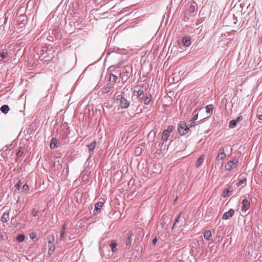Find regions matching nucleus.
<instances>
[{
  "label": "nucleus",
  "instance_id": "obj_1",
  "mask_svg": "<svg viewBox=\"0 0 262 262\" xmlns=\"http://www.w3.org/2000/svg\"><path fill=\"white\" fill-rule=\"evenodd\" d=\"M116 101L117 103L119 102V106L122 109H126L129 106L130 102L121 95L116 97Z\"/></svg>",
  "mask_w": 262,
  "mask_h": 262
},
{
  "label": "nucleus",
  "instance_id": "obj_2",
  "mask_svg": "<svg viewBox=\"0 0 262 262\" xmlns=\"http://www.w3.org/2000/svg\"><path fill=\"white\" fill-rule=\"evenodd\" d=\"M189 128L184 121H180L178 124V132L181 136H184L189 131Z\"/></svg>",
  "mask_w": 262,
  "mask_h": 262
},
{
  "label": "nucleus",
  "instance_id": "obj_3",
  "mask_svg": "<svg viewBox=\"0 0 262 262\" xmlns=\"http://www.w3.org/2000/svg\"><path fill=\"white\" fill-rule=\"evenodd\" d=\"M48 239H49V243H48V254L49 255L51 256L52 255L55 250V238L54 236H52L50 237H48Z\"/></svg>",
  "mask_w": 262,
  "mask_h": 262
},
{
  "label": "nucleus",
  "instance_id": "obj_4",
  "mask_svg": "<svg viewBox=\"0 0 262 262\" xmlns=\"http://www.w3.org/2000/svg\"><path fill=\"white\" fill-rule=\"evenodd\" d=\"M96 141H93L91 144L87 145V147H88L90 155L89 156L87 159V161H89L90 159L93 156L94 154V150L96 147Z\"/></svg>",
  "mask_w": 262,
  "mask_h": 262
},
{
  "label": "nucleus",
  "instance_id": "obj_5",
  "mask_svg": "<svg viewBox=\"0 0 262 262\" xmlns=\"http://www.w3.org/2000/svg\"><path fill=\"white\" fill-rule=\"evenodd\" d=\"M238 164V160L229 161L225 166V169L226 170L230 171L234 168Z\"/></svg>",
  "mask_w": 262,
  "mask_h": 262
},
{
  "label": "nucleus",
  "instance_id": "obj_6",
  "mask_svg": "<svg viewBox=\"0 0 262 262\" xmlns=\"http://www.w3.org/2000/svg\"><path fill=\"white\" fill-rule=\"evenodd\" d=\"M234 210L233 209H230L228 211L224 213L222 216V219L227 220L232 217L234 214Z\"/></svg>",
  "mask_w": 262,
  "mask_h": 262
},
{
  "label": "nucleus",
  "instance_id": "obj_7",
  "mask_svg": "<svg viewBox=\"0 0 262 262\" xmlns=\"http://www.w3.org/2000/svg\"><path fill=\"white\" fill-rule=\"evenodd\" d=\"M226 157V154L225 152L224 149L223 147H221L219 149V152L218 154V155L217 156V159L223 160H224Z\"/></svg>",
  "mask_w": 262,
  "mask_h": 262
},
{
  "label": "nucleus",
  "instance_id": "obj_8",
  "mask_svg": "<svg viewBox=\"0 0 262 262\" xmlns=\"http://www.w3.org/2000/svg\"><path fill=\"white\" fill-rule=\"evenodd\" d=\"M132 240H133V238H132V234L130 232H128L127 233V239H126V249H129L132 243Z\"/></svg>",
  "mask_w": 262,
  "mask_h": 262
},
{
  "label": "nucleus",
  "instance_id": "obj_9",
  "mask_svg": "<svg viewBox=\"0 0 262 262\" xmlns=\"http://www.w3.org/2000/svg\"><path fill=\"white\" fill-rule=\"evenodd\" d=\"M197 6V4L193 2L191 3L187 9V12L189 14H192L195 12V8Z\"/></svg>",
  "mask_w": 262,
  "mask_h": 262
},
{
  "label": "nucleus",
  "instance_id": "obj_10",
  "mask_svg": "<svg viewBox=\"0 0 262 262\" xmlns=\"http://www.w3.org/2000/svg\"><path fill=\"white\" fill-rule=\"evenodd\" d=\"M109 81L112 85H114L116 82H119L118 81V77L117 75L114 74H110L109 77Z\"/></svg>",
  "mask_w": 262,
  "mask_h": 262
},
{
  "label": "nucleus",
  "instance_id": "obj_11",
  "mask_svg": "<svg viewBox=\"0 0 262 262\" xmlns=\"http://www.w3.org/2000/svg\"><path fill=\"white\" fill-rule=\"evenodd\" d=\"M233 191V187L232 186H229L227 188L224 189L222 192V196L226 198L229 195V193Z\"/></svg>",
  "mask_w": 262,
  "mask_h": 262
},
{
  "label": "nucleus",
  "instance_id": "obj_12",
  "mask_svg": "<svg viewBox=\"0 0 262 262\" xmlns=\"http://www.w3.org/2000/svg\"><path fill=\"white\" fill-rule=\"evenodd\" d=\"M103 203L101 202L97 203L95 205V209L94 210V214L96 215L100 211L101 208L102 207Z\"/></svg>",
  "mask_w": 262,
  "mask_h": 262
},
{
  "label": "nucleus",
  "instance_id": "obj_13",
  "mask_svg": "<svg viewBox=\"0 0 262 262\" xmlns=\"http://www.w3.org/2000/svg\"><path fill=\"white\" fill-rule=\"evenodd\" d=\"M151 95L150 93L146 94L145 97L143 100L144 104H145V105L149 104V102L151 100ZM140 101H141L140 102L142 103V100H140Z\"/></svg>",
  "mask_w": 262,
  "mask_h": 262
},
{
  "label": "nucleus",
  "instance_id": "obj_14",
  "mask_svg": "<svg viewBox=\"0 0 262 262\" xmlns=\"http://www.w3.org/2000/svg\"><path fill=\"white\" fill-rule=\"evenodd\" d=\"M242 204H243V206H242V210L243 211L244 210L245 211H246L249 208L250 202L247 199H245L244 200H243Z\"/></svg>",
  "mask_w": 262,
  "mask_h": 262
},
{
  "label": "nucleus",
  "instance_id": "obj_15",
  "mask_svg": "<svg viewBox=\"0 0 262 262\" xmlns=\"http://www.w3.org/2000/svg\"><path fill=\"white\" fill-rule=\"evenodd\" d=\"M113 85H108L107 84L106 86L102 89V93L103 94H107L113 90Z\"/></svg>",
  "mask_w": 262,
  "mask_h": 262
},
{
  "label": "nucleus",
  "instance_id": "obj_16",
  "mask_svg": "<svg viewBox=\"0 0 262 262\" xmlns=\"http://www.w3.org/2000/svg\"><path fill=\"white\" fill-rule=\"evenodd\" d=\"M182 42L186 47H189L191 44V39L189 36H185L183 38Z\"/></svg>",
  "mask_w": 262,
  "mask_h": 262
},
{
  "label": "nucleus",
  "instance_id": "obj_17",
  "mask_svg": "<svg viewBox=\"0 0 262 262\" xmlns=\"http://www.w3.org/2000/svg\"><path fill=\"white\" fill-rule=\"evenodd\" d=\"M137 93V98L139 99V100H141L143 98V97H141L142 96L144 95V90L143 89H139L138 91H134V94Z\"/></svg>",
  "mask_w": 262,
  "mask_h": 262
},
{
  "label": "nucleus",
  "instance_id": "obj_18",
  "mask_svg": "<svg viewBox=\"0 0 262 262\" xmlns=\"http://www.w3.org/2000/svg\"><path fill=\"white\" fill-rule=\"evenodd\" d=\"M117 243L115 241H112L111 242V244H110V246L111 248L112 251L114 253L115 252L117 249Z\"/></svg>",
  "mask_w": 262,
  "mask_h": 262
},
{
  "label": "nucleus",
  "instance_id": "obj_19",
  "mask_svg": "<svg viewBox=\"0 0 262 262\" xmlns=\"http://www.w3.org/2000/svg\"><path fill=\"white\" fill-rule=\"evenodd\" d=\"M58 141L55 138H52L51 141L50 147L51 149H54L57 147Z\"/></svg>",
  "mask_w": 262,
  "mask_h": 262
},
{
  "label": "nucleus",
  "instance_id": "obj_20",
  "mask_svg": "<svg viewBox=\"0 0 262 262\" xmlns=\"http://www.w3.org/2000/svg\"><path fill=\"white\" fill-rule=\"evenodd\" d=\"M204 155L203 156H201V157H200L196 161V162H195V166L196 167H200L201 164H202V163L204 161Z\"/></svg>",
  "mask_w": 262,
  "mask_h": 262
},
{
  "label": "nucleus",
  "instance_id": "obj_21",
  "mask_svg": "<svg viewBox=\"0 0 262 262\" xmlns=\"http://www.w3.org/2000/svg\"><path fill=\"white\" fill-rule=\"evenodd\" d=\"M10 108L8 105H3L1 106L0 110L4 114H7Z\"/></svg>",
  "mask_w": 262,
  "mask_h": 262
},
{
  "label": "nucleus",
  "instance_id": "obj_22",
  "mask_svg": "<svg viewBox=\"0 0 262 262\" xmlns=\"http://www.w3.org/2000/svg\"><path fill=\"white\" fill-rule=\"evenodd\" d=\"M170 134L168 132H166L164 130L162 134V139L163 141H166L168 139V138L169 137Z\"/></svg>",
  "mask_w": 262,
  "mask_h": 262
},
{
  "label": "nucleus",
  "instance_id": "obj_23",
  "mask_svg": "<svg viewBox=\"0 0 262 262\" xmlns=\"http://www.w3.org/2000/svg\"><path fill=\"white\" fill-rule=\"evenodd\" d=\"M212 236L211 232L210 230H207L204 232V237L205 239L208 240Z\"/></svg>",
  "mask_w": 262,
  "mask_h": 262
},
{
  "label": "nucleus",
  "instance_id": "obj_24",
  "mask_svg": "<svg viewBox=\"0 0 262 262\" xmlns=\"http://www.w3.org/2000/svg\"><path fill=\"white\" fill-rule=\"evenodd\" d=\"M213 106L212 104L208 105L206 106V112L208 114H212L213 112Z\"/></svg>",
  "mask_w": 262,
  "mask_h": 262
},
{
  "label": "nucleus",
  "instance_id": "obj_25",
  "mask_svg": "<svg viewBox=\"0 0 262 262\" xmlns=\"http://www.w3.org/2000/svg\"><path fill=\"white\" fill-rule=\"evenodd\" d=\"M22 185V183L21 182V180H19L17 183L15 185V190L14 192H17V191H18L20 189V188Z\"/></svg>",
  "mask_w": 262,
  "mask_h": 262
},
{
  "label": "nucleus",
  "instance_id": "obj_26",
  "mask_svg": "<svg viewBox=\"0 0 262 262\" xmlns=\"http://www.w3.org/2000/svg\"><path fill=\"white\" fill-rule=\"evenodd\" d=\"M246 179L244 178L243 179H241L239 180L238 182L236 183V185L237 186H240L241 185H246Z\"/></svg>",
  "mask_w": 262,
  "mask_h": 262
},
{
  "label": "nucleus",
  "instance_id": "obj_27",
  "mask_svg": "<svg viewBox=\"0 0 262 262\" xmlns=\"http://www.w3.org/2000/svg\"><path fill=\"white\" fill-rule=\"evenodd\" d=\"M9 213H4L1 219L3 222H7L9 220Z\"/></svg>",
  "mask_w": 262,
  "mask_h": 262
},
{
  "label": "nucleus",
  "instance_id": "obj_28",
  "mask_svg": "<svg viewBox=\"0 0 262 262\" xmlns=\"http://www.w3.org/2000/svg\"><path fill=\"white\" fill-rule=\"evenodd\" d=\"M16 239L19 242H22L25 239V235L22 234H19L17 235V236L16 237Z\"/></svg>",
  "mask_w": 262,
  "mask_h": 262
},
{
  "label": "nucleus",
  "instance_id": "obj_29",
  "mask_svg": "<svg viewBox=\"0 0 262 262\" xmlns=\"http://www.w3.org/2000/svg\"><path fill=\"white\" fill-rule=\"evenodd\" d=\"M236 123H237L234 119L232 120L229 122V127L231 128H233L235 127Z\"/></svg>",
  "mask_w": 262,
  "mask_h": 262
},
{
  "label": "nucleus",
  "instance_id": "obj_30",
  "mask_svg": "<svg viewBox=\"0 0 262 262\" xmlns=\"http://www.w3.org/2000/svg\"><path fill=\"white\" fill-rule=\"evenodd\" d=\"M23 154V150L21 147H19L18 148L16 151V155L17 157H20Z\"/></svg>",
  "mask_w": 262,
  "mask_h": 262
},
{
  "label": "nucleus",
  "instance_id": "obj_31",
  "mask_svg": "<svg viewBox=\"0 0 262 262\" xmlns=\"http://www.w3.org/2000/svg\"><path fill=\"white\" fill-rule=\"evenodd\" d=\"M7 55L8 52L7 51L0 53V57L3 59L6 58L7 57Z\"/></svg>",
  "mask_w": 262,
  "mask_h": 262
},
{
  "label": "nucleus",
  "instance_id": "obj_32",
  "mask_svg": "<svg viewBox=\"0 0 262 262\" xmlns=\"http://www.w3.org/2000/svg\"><path fill=\"white\" fill-rule=\"evenodd\" d=\"M173 126L172 125H169L167 129H165L166 132H168L169 134L173 130Z\"/></svg>",
  "mask_w": 262,
  "mask_h": 262
},
{
  "label": "nucleus",
  "instance_id": "obj_33",
  "mask_svg": "<svg viewBox=\"0 0 262 262\" xmlns=\"http://www.w3.org/2000/svg\"><path fill=\"white\" fill-rule=\"evenodd\" d=\"M22 189L24 191L27 192L29 189L28 185L27 184H24L22 187Z\"/></svg>",
  "mask_w": 262,
  "mask_h": 262
},
{
  "label": "nucleus",
  "instance_id": "obj_34",
  "mask_svg": "<svg viewBox=\"0 0 262 262\" xmlns=\"http://www.w3.org/2000/svg\"><path fill=\"white\" fill-rule=\"evenodd\" d=\"M180 215H181V214H179V215H178V216H177V217L176 218L175 221H174V224H173V226H172V229H173V228H174V226H176V224H177L178 222H179V219H180Z\"/></svg>",
  "mask_w": 262,
  "mask_h": 262
},
{
  "label": "nucleus",
  "instance_id": "obj_35",
  "mask_svg": "<svg viewBox=\"0 0 262 262\" xmlns=\"http://www.w3.org/2000/svg\"><path fill=\"white\" fill-rule=\"evenodd\" d=\"M66 223H64L61 227L60 233L65 234L66 232Z\"/></svg>",
  "mask_w": 262,
  "mask_h": 262
},
{
  "label": "nucleus",
  "instance_id": "obj_36",
  "mask_svg": "<svg viewBox=\"0 0 262 262\" xmlns=\"http://www.w3.org/2000/svg\"><path fill=\"white\" fill-rule=\"evenodd\" d=\"M37 210H36L35 208H33L32 210V215L33 216H36L37 214Z\"/></svg>",
  "mask_w": 262,
  "mask_h": 262
},
{
  "label": "nucleus",
  "instance_id": "obj_37",
  "mask_svg": "<svg viewBox=\"0 0 262 262\" xmlns=\"http://www.w3.org/2000/svg\"><path fill=\"white\" fill-rule=\"evenodd\" d=\"M141 148L138 147L136 148L135 153L137 156L139 155L141 152Z\"/></svg>",
  "mask_w": 262,
  "mask_h": 262
},
{
  "label": "nucleus",
  "instance_id": "obj_38",
  "mask_svg": "<svg viewBox=\"0 0 262 262\" xmlns=\"http://www.w3.org/2000/svg\"><path fill=\"white\" fill-rule=\"evenodd\" d=\"M25 18V16L24 15H21L18 16V20L20 21H23L24 20Z\"/></svg>",
  "mask_w": 262,
  "mask_h": 262
},
{
  "label": "nucleus",
  "instance_id": "obj_39",
  "mask_svg": "<svg viewBox=\"0 0 262 262\" xmlns=\"http://www.w3.org/2000/svg\"><path fill=\"white\" fill-rule=\"evenodd\" d=\"M36 237V233L35 232H32L30 234V237L31 239H33L35 238Z\"/></svg>",
  "mask_w": 262,
  "mask_h": 262
},
{
  "label": "nucleus",
  "instance_id": "obj_40",
  "mask_svg": "<svg viewBox=\"0 0 262 262\" xmlns=\"http://www.w3.org/2000/svg\"><path fill=\"white\" fill-rule=\"evenodd\" d=\"M236 123L242 121L243 120V117L242 116H238L236 118V119H234Z\"/></svg>",
  "mask_w": 262,
  "mask_h": 262
},
{
  "label": "nucleus",
  "instance_id": "obj_41",
  "mask_svg": "<svg viewBox=\"0 0 262 262\" xmlns=\"http://www.w3.org/2000/svg\"><path fill=\"white\" fill-rule=\"evenodd\" d=\"M65 235L64 234L60 233V239L61 241H64L65 240Z\"/></svg>",
  "mask_w": 262,
  "mask_h": 262
},
{
  "label": "nucleus",
  "instance_id": "obj_42",
  "mask_svg": "<svg viewBox=\"0 0 262 262\" xmlns=\"http://www.w3.org/2000/svg\"><path fill=\"white\" fill-rule=\"evenodd\" d=\"M198 117V114H196L192 118L191 121H195L197 119Z\"/></svg>",
  "mask_w": 262,
  "mask_h": 262
},
{
  "label": "nucleus",
  "instance_id": "obj_43",
  "mask_svg": "<svg viewBox=\"0 0 262 262\" xmlns=\"http://www.w3.org/2000/svg\"><path fill=\"white\" fill-rule=\"evenodd\" d=\"M195 124V122L191 120L190 123L189 124V127H192V126H194Z\"/></svg>",
  "mask_w": 262,
  "mask_h": 262
},
{
  "label": "nucleus",
  "instance_id": "obj_44",
  "mask_svg": "<svg viewBox=\"0 0 262 262\" xmlns=\"http://www.w3.org/2000/svg\"><path fill=\"white\" fill-rule=\"evenodd\" d=\"M157 238L156 237L153 238L152 243L154 245H155L157 243Z\"/></svg>",
  "mask_w": 262,
  "mask_h": 262
},
{
  "label": "nucleus",
  "instance_id": "obj_45",
  "mask_svg": "<svg viewBox=\"0 0 262 262\" xmlns=\"http://www.w3.org/2000/svg\"><path fill=\"white\" fill-rule=\"evenodd\" d=\"M4 239L3 236L2 234H0V241H2Z\"/></svg>",
  "mask_w": 262,
  "mask_h": 262
},
{
  "label": "nucleus",
  "instance_id": "obj_46",
  "mask_svg": "<svg viewBox=\"0 0 262 262\" xmlns=\"http://www.w3.org/2000/svg\"><path fill=\"white\" fill-rule=\"evenodd\" d=\"M258 118L259 120H262V115H258Z\"/></svg>",
  "mask_w": 262,
  "mask_h": 262
},
{
  "label": "nucleus",
  "instance_id": "obj_47",
  "mask_svg": "<svg viewBox=\"0 0 262 262\" xmlns=\"http://www.w3.org/2000/svg\"><path fill=\"white\" fill-rule=\"evenodd\" d=\"M116 174H119V175H120V174H121V171H117L116 172Z\"/></svg>",
  "mask_w": 262,
  "mask_h": 262
},
{
  "label": "nucleus",
  "instance_id": "obj_48",
  "mask_svg": "<svg viewBox=\"0 0 262 262\" xmlns=\"http://www.w3.org/2000/svg\"><path fill=\"white\" fill-rule=\"evenodd\" d=\"M12 221H14V218H12L11 222H12Z\"/></svg>",
  "mask_w": 262,
  "mask_h": 262
},
{
  "label": "nucleus",
  "instance_id": "obj_49",
  "mask_svg": "<svg viewBox=\"0 0 262 262\" xmlns=\"http://www.w3.org/2000/svg\"><path fill=\"white\" fill-rule=\"evenodd\" d=\"M12 221H14V218H12L11 222H12Z\"/></svg>",
  "mask_w": 262,
  "mask_h": 262
}]
</instances>
